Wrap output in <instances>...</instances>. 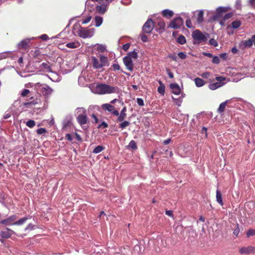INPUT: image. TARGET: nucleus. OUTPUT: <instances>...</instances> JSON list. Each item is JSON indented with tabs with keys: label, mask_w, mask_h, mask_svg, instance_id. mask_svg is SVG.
Returning <instances> with one entry per match:
<instances>
[{
	"label": "nucleus",
	"mask_w": 255,
	"mask_h": 255,
	"mask_svg": "<svg viewBox=\"0 0 255 255\" xmlns=\"http://www.w3.org/2000/svg\"><path fill=\"white\" fill-rule=\"evenodd\" d=\"M162 15L164 17H171L173 15V12L172 10L166 9L162 11Z\"/></svg>",
	"instance_id": "nucleus-33"
},
{
	"label": "nucleus",
	"mask_w": 255,
	"mask_h": 255,
	"mask_svg": "<svg viewBox=\"0 0 255 255\" xmlns=\"http://www.w3.org/2000/svg\"><path fill=\"white\" fill-rule=\"evenodd\" d=\"M203 10H201L198 12L197 17V20L198 23H201L203 21Z\"/></svg>",
	"instance_id": "nucleus-34"
},
{
	"label": "nucleus",
	"mask_w": 255,
	"mask_h": 255,
	"mask_svg": "<svg viewBox=\"0 0 255 255\" xmlns=\"http://www.w3.org/2000/svg\"><path fill=\"white\" fill-rule=\"evenodd\" d=\"M73 32L82 38L92 37L95 33L93 28H85L81 26L79 22H77L73 26Z\"/></svg>",
	"instance_id": "nucleus-2"
},
{
	"label": "nucleus",
	"mask_w": 255,
	"mask_h": 255,
	"mask_svg": "<svg viewBox=\"0 0 255 255\" xmlns=\"http://www.w3.org/2000/svg\"><path fill=\"white\" fill-rule=\"evenodd\" d=\"M169 58H171L173 60L176 61L177 60V57L176 55L174 54H170L168 56Z\"/></svg>",
	"instance_id": "nucleus-59"
},
{
	"label": "nucleus",
	"mask_w": 255,
	"mask_h": 255,
	"mask_svg": "<svg viewBox=\"0 0 255 255\" xmlns=\"http://www.w3.org/2000/svg\"><path fill=\"white\" fill-rule=\"evenodd\" d=\"M72 118L71 116H66L63 122V128H66L70 126L72 123Z\"/></svg>",
	"instance_id": "nucleus-24"
},
{
	"label": "nucleus",
	"mask_w": 255,
	"mask_h": 255,
	"mask_svg": "<svg viewBox=\"0 0 255 255\" xmlns=\"http://www.w3.org/2000/svg\"><path fill=\"white\" fill-rule=\"evenodd\" d=\"M29 94H30V91L28 89H23L21 91V95L23 97H25L26 96L29 97V96L28 95Z\"/></svg>",
	"instance_id": "nucleus-42"
},
{
	"label": "nucleus",
	"mask_w": 255,
	"mask_h": 255,
	"mask_svg": "<svg viewBox=\"0 0 255 255\" xmlns=\"http://www.w3.org/2000/svg\"><path fill=\"white\" fill-rule=\"evenodd\" d=\"M14 234V232L13 231L9 229L6 228L5 230L0 232V235L3 238H8Z\"/></svg>",
	"instance_id": "nucleus-19"
},
{
	"label": "nucleus",
	"mask_w": 255,
	"mask_h": 255,
	"mask_svg": "<svg viewBox=\"0 0 255 255\" xmlns=\"http://www.w3.org/2000/svg\"><path fill=\"white\" fill-rule=\"evenodd\" d=\"M36 132L38 134L40 135L46 133L47 131L45 128H40L37 129Z\"/></svg>",
	"instance_id": "nucleus-47"
},
{
	"label": "nucleus",
	"mask_w": 255,
	"mask_h": 255,
	"mask_svg": "<svg viewBox=\"0 0 255 255\" xmlns=\"http://www.w3.org/2000/svg\"><path fill=\"white\" fill-rule=\"evenodd\" d=\"M230 9L229 7L220 6L216 9V13L213 16L212 19L216 20L217 18L221 17L223 13Z\"/></svg>",
	"instance_id": "nucleus-9"
},
{
	"label": "nucleus",
	"mask_w": 255,
	"mask_h": 255,
	"mask_svg": "<svg viewBox=\"0 0 255 255\" xmlns=\"http://www.w3.org/2000/svg\"><path fill=\"white\" fill-rule=\"evenodd\" d=\"M186 25L188 28L192 27V23L190 19H188L186 21Z\"/></svg>",
	"instance_id": "nucleus-55"
},
{
	"label": "nucleus",
	"mask_w": 255,
	"mask_h": 255,
	"mask_svg": "<svg viewBox=\"0 0 255 255\" xmlns=\"http://www.w3.org/2000/svg\"><path fill=\"white\" fill-rule=\"evenodd\" d=\"M128 146L133 149H135L137 148L136 144L135 142L133 140H131L129 142V143L128 144Z\"/></svg>",
	"instance_id": "nucleus-44"
},
{
	"label": "nucleus",
	"mask_w": 255,
	"mask_h": 255,
	"mask_svg": "<svg viewBox=\"0 0 255 255\" xmlns=\"http://www.w3.org/2000/svg\"><path fill=\"white\" fill-rule=\"evenodd\" d=\"M92 118L94 120V123L97 124L98 122V119L95 114L92 115Z\"/></svg>",
	"instance_id": "nucleus-64"
},
{
	"label": "nucleus",
	"mask_w": 255,
	"mask_h": 255,
	"mask_svg": "<svg viewBox=\"0 0 255 255\" xmlns=\"http://www.w3.org/2000/svg\"><path fill=\"white\" fill-rule=\"evenodd\" d=\"M66 46L69 48H78L80 46V43L78 41H76L67 43Z\"/></svg>",
	"instance_id": "nucleus-26"
},
{
	"label": "nucleus",
	"mask_w": 255,
	"mask_h": 255,
	"mask_svg": "<svg viewBox=\"0 0 255 255\" xmlns=\"http://www.w3.org/2000/svg\"><path fill=\"white\" fill-rule=\"evenodd\" d=\"M233 16V13L232 12H229L226 14L223 17L224 20H226L230 18Z\"/></svg>",
	"instance_id": "nucleus-50"
},
{
	"label": "nucleus",
	"mask_w": 255,
	"mask_h": 255,
	"mask_svg": "<svg viewBox=\"0 0 255 255\" xmlns=\"http://www.w3.org/2000/svg\"><path fill=\"white\" fill-rule=\"evenodd\" d=\"M34 226L32 224H29L25 229V231H31L34 229Z\"/></svg>",
	"instance_id": "nucleus-54"
},
{
	"label": "nucleus",
	"mask_w": 255,
	"mask_h": 255,
	"mask_svg": "<svg viewBox=\"0 0 255 255\" xmlns=\"http://www.w3.org/2000/svg\"><path fill=\"white\" fill-rule=\"evenodd\" d=\"M50 80L55 82H59L61 80V77L56 72H51V74L49 76Z\"/></svg>",
	"instance_id": "nucleus-23"
},
{
	"label": "nucleus",
	"mask_w": 255,
	"mask_h": 255,
	"mask_svg": "<svg viewBox=\"0 0 255 255\" xmlns=\"http://www.w3.org/2000/svg\"><path fill=\"white\" fill-rule=\"evenodd\" d=\"M239 252L242 255L254 254L255 252V247L252 246L243 247L239 249Z\"/></svg>",
	"instance_id": "nucleus-10"
},
{
	"label": "nucleus",
	"mask_w": 255,
	"mask_h": 255,
	"mask_svg": "<svg viewBox=\"0 0 255 255\" xmlns=\"http://www.w3.org/2000/svg\"><path fill=\"white\" fill-rule=\"evenodd\" d=\"M90 48H95L99 52L103 53L107 50V46L106 45L97 43L93 44L88 47Z\"/></svg>",
	"instance_id": "nucleus-18"
},
{
	"label": "nucleus",
	"mask_w": 255,
	"mask_h": 255,
	"mask_svg": "<svg viewBox=\"0 0 255 255\" xmlns=\"http://www.w3.org/2000/svg\"><path fill=\"white\" fill-rule=\"evenodd\" d=\"M95 25L96 27H99L103 23V19L101 16H96L94 19Z\"/></svg>",
	"instance_id": "nucleus-29"
},
{
	"label": "nucleus",
	"mask_w": 255,
	"mask_h": 255,
	"mask_svg": "<svg viewBox=\"0 0 255 255\" xmlns=\"http://www.w3.org/2000/svg\"><path fill=\"white\" fill-rule=\"evenodd\" d=\"M158 83L160 85L158 87L157 91L160 94L163 95L165 93V86L161 81H159Z\"/></svg>",
	"instance_id": "nucleus-30"
},
{
	"label": "nucleus",
	"mask_w": 255,
	"mask_h": 255,
	"mask_svg": "<svg viewBox=\"0 0 255 255\" xmlns=\"http://www.w3.org/2000/svg\"><path fill=\"white\" fill-rule=\"evenodd\" d=\"M130 125V123L128 121H122V122L120 124L119 127L122 129H124L127 127L128 126Z\"/></svg>",
	"instance_id": "nucleus-41"
},
{
	"label": "nucleus",
	"mask_w": 255,
	"mask_h": 255,
	"mask_svg": "<svg viewBox=\"0 0 255 255\" xmlns=\"http://www.w3.org/2000/svg\"><path fill=\"white\" fill-rule=\"evenodd\" d=\"M35 88L37 91L40 92L45 97H48L53 92V90L46 84L37 83L35 84Z\"/></svg>",
	"instance_id": "nucleus-5"
},
{
	"label": "nucleus",
	"mask_w": 255,
	"mask_h": 255,
	"mask_svg": "<svg viewBox=\"0 0 255 255\" xmlns=\"http://www.w3.org/2000/svg\"><path fill=\"white\" fill-rule=\"evenodd\" d=\"M29 99L31 100L30 101H28L23 103V105L24 108H31L33 106L38 104L39 100L37 99H35L33 96L30 97Z\"/></svg>",
	"instance_id": "nucleus-17"
},
{
	"label": "nucleus",
	"mask_w": 255,
	"mask_h": 255,
	"mask_svg": "<svg viewBox=\"0 0 255 255\" xmlns=\"http://www.w3.org/2000/svg\"><path fill=\"white\" fill-rule=\"evenodd\" d=\"M216 80L217 81V82L210 84L209 85V88L211 90H215L217 89L222 87L225 84V82H224L225 78L223 77H216Z\"/></svg>",
	"instance_id": "nucleus-6"
},
{
	"label": "nucleus",
	"mask_w": 255,
	"mask_h": 255,
	"mask_svg": "<svg viewBox=\"0 0 255 255\" xmlns=\"http://www.w3.org/2000/svg\"><path fill=\"white\" fill-rule=\"evenodd\" d=\"M34 39H35V37H32L30 38H25L23 39L17 44V46L19 49H25L28 46L30 41L31 40H34Z\"/></svg>",
	"instance_id": "nucleus-14"
},
{
	"label": "nucleus",
	"mask_w": 255,
	"mask_h": 255,
	"mask_svg": "<svg viewBox=\"0 0 255 255\" xmlns=\"http://www.w3.org/2000/svg\"><path fill=\"white\" fill-rule=\"evenodd\" d=\"M77 120L78 123L81 126L86 125L88 122V118L86 114L84 115H78L77 117Z\"/></svg>",
	"instance_id": "nucleus-21"
},
{
	"label": "nucleus",
	"mask_w": 255,
	"mask_h": 255,
	"mask_svg": "<svg viewBox=\"0 0 255 255\" xmlns=\"http://www.w3.org/2000/svg\"><path fill=\"white\" fill-rule=\"evenodd\" d=\"M253 45L252 38L242 41L239 44L240 49L244 50L246 48L251 47Z\"/></svg>",
	"instance_id": "nucleus-13"
},
{
	"label": "nucleus",
	"mask_w": 255,
	"mask_h": 255,
	"mask_svg": "<svg viewBox=\"0 0 255 255\" xmlns=\"http://www.w3.org/2000/svg\"><path fill=\"white\" fill-rule=\"evenodd\" d=\"M99 2L100 5L96 6V11L100 14H103L107 11L109 5L100 2V1Z\"/></svg>",
	"instance_id": "nucleus-16"
},
{
	"label": "nucleus",
	"mask_w": 255,
	"mask_h": 255,
	"mask_svg": "<svg viewBox=\"0 0 255 255\" xmlns=\"http://www.w3.org/2000/svg\"><path fill=\"white\" fill-rule=\"evenodd\" d=\"M216 200L217 202L221 205L222 206L223 205L222 196L220 191L219 190H217L216 191Z\"/></svg>",
	"instance_id": "nucleus-32"
},
{
	"label": "nucleus",
	"mask_w": 255,
	"mask_h": 255,
	"mask_svg": "<svg viewBox=\"0 0 255 255\" xmlns=\"http://www.w3.org/2000/svg\"><path fill=\"white\" fill-rule=\"evenodd\" d=\"M28 217H24L15 222L14 225H21L28 220Z\"/></svg>",
	"instance_id": "nucleus-36"
},
{
	"label": "nucleus",
	"mask_w": 255,
	"mask_h": 255,
	"mask_svg": "<svg viewBox=\"0 0 255 255\" xmlns=\"http://www.w3.org/2000/svg\"><path fill=\"white\" fill-rule=\"evenodd\" d=\"M112 67L116 70H120L121 69L120 66L118 63L113 64Z\"/></svg>",
	"instance_id": "nucleus-56"
},
{
	"label": "nucleus",
	"mask_w": 255,
	"mask_h": 255,
	"mask_svg": "<svg viewBox=\"0 0 255 255\" xmlns=\"http://www.w3.org/2000/svg\"><path fill=\"white\" fill-rule=\"evenodd\" d=\"M90 88L93 93L100 95L109 94L118 92V87L102 83L93 84Z\"/></svg>",
	"instance_id": "nucleus-1"
},
{
	"label": "nucleus",
	"mask_w": 255,
	"mask_h": 255,
	"mask_svg": "<svg viewBox=\"0 0 255 255\" xmlns=\"http://www.w3.org/2000/svg\"><path fill=\"white\" fill-rule=\"evenodd\" d=\"M212 62H213V63H214L215 64H219L220 62L219 58L217 56L213 57V59H212Z\"/></svg>",
	"instance_id": "nucleus-51"
},
{
	"label": "nucleus",
	"mask_w": 255,
	"mask_h": 255,
	"mask_svg": "<svg viewBox=\"0 0 255 255\" xmlns=\"http://www.w3.org/2000/svg\"><path fill=\"white\" fill-rule=\"evenodd\" d=\"M65 137H66V139L67 140H68L69 141H71L73 139L71 135L70 134H69V133L66 134Z\"/></svg>",
	"instance_id": "nucleus-62"
},
{
	"label": "nucleus",
	"mask_w": 255,
	"mask_h": 255,
	"mask_svg": "<svg viewBox=\"0 0 255 255\" xmlns=\"http://www.w3.org/2000/svg\"><path fill=\"white\" fill-rule=\"evenodd\" d=\"M98 57L99 58L95 56L91 57L93 67L94 69H99L109 65V59L107 56L100 54Z\"/></svg>",
	"instance_id": "nucleus-3"
},
{
	"label": "nucleus",
	"mask_w": 255,
	"mask_h": 255,
	"mask_svg": "<svg viewBox=\"0 0 255 255\" xmlns=\"http://www.w3.org/2000/svg\"><path fill=\"white\" fill-rule=\"evenodd\" d=\"M102 108L105 111H108L114 116H118L119 115L118 111L115 109L114 106L110 104H103Z\"/></svg>",
	"instance_id": "nucleus-8"
},
{
	"label": "nucleus",
	"mask_w": 255,
	"mask_h": 255,
	"mask_svg": "<svg viewBox=\"0 0 255 255\" xmlns=\"http://www.w3.org/2000/svg\"><path fill=\"white\" fill-rule=\"evenodd\" d=\"M230 101V100H226V101L221 103L218 109V112L219 113H222L225 110L226 106Z\"/></svg>",
	"instance_id": "nucleus-27"
},
{
	"label": "nucleus",
	"mask_w": 255,
	"mask_h": 255,
	"mask_svg": "<svg viewBox=\"0 0 255 255\" xmlns=\"http://www.w3.org/2000/svg\"><path fill=\"white\" fill-rule=\"evenodd\" d=\"M153 28V22L151 19H148L142 26V30L146 33H150Z\"/></svg>",
	"instance_id": "nucleus-12"
},
{
	"label": "nucleus",
	"mask_w": 255,
	"mask_h": 255,
	"mask_svg": "<svg viewBox=\"0 0 255 255\" xmlns=\"http://www.w3.org/2000/svg\"><path fill=\"white\" fill-rule=\"evenodd\" d=\"M123 62L127 69L130 71L133 70V64L132 59H130L129 57L125 56L123 58Z\"/></svg>",
	"instance_id": "nucleus-15"
},
{
	"label": "nucleus",
	"mask_w": 255,
	"mask_h": 255,
	"mask_svg": "<svg viewBox=\"0 0 255 255\" xmlns=\"http://www.w3.org/2000/svg\"><path fill=\"white\" fill-rule=\"evenodd\" d=\"M17 216L13 215L9 216L6 219H3L0 221V223L5 226L14 225L15 220L17 219Z\"/></svg>",
	"instance_id": "nucleus-11"
},
{
	"label": "nucleus",
	"mask_w": 255,
	"mask_h": 255,
	"mask_svg": "<svg viewBox=\"0 0 255 255\" xmlns=\"http://www.w3.org/2000/svg\"><path fill=\"white\" fill-rule=\"evenodd\" d=\"M75 114L78 115H84L86 114V110L84 108H77L75 111Z\"/></svg>",
	"instance_id": "nucleus-31"
},
{
	"label": "nucleus",
	"mask_w": 255,
	"mask_h": 255,
	"mask_svg": "<svg viewBox=\"0 0 255 255\" xmlns=\"http://www.w3.org/2000/svg\"><path fill=\"white\" fill-rule=\"evenodd\" d=\"M39 68L41 71L44 72H51L50 66L46 63H42L39 66Z\"/></svg>",
	"instance_id": "nucleus-25"
},
{
	"label": "nucleus",
	"mask_w": 255,
	"mask_h": 255,
	"mask_svg": "<svg viewBox=\"0 0 255 255\" xmlns=\"http://www.w3.org/2000/svg\"><path fill=\"white\" fill-rule=\"evenodd\" d=\"M170 88L172 91L173 94L179 95L181 93V89L180 87L177 84L174 83L171 84L170 85Z\"/></svg>",
	"instance_id": "nucleus-20"
},
{
	"label": "nucleus",
	"mask_w": 255,
	"mask_h": 255,
	"mask_svg": "<svg viewBox=\"0 0 255 255\" xmlns=\"http://www.w3.org/2000/svg\"><path fill=\"white\" fill-rule=\"evenodd\" d=\"M126 56L129 57L130 58V59H135L137 57V53L136 51L133 50L131 52H129L128 53V55Z\"/></svg>",
	"instance_id": "nucleus-37"
},
{
	"label": "nucleus",
	"mask_w": 255,
	"mask_h": 255,
	"mask_svg": "<svg viewBox=\"0 0 255 255\" xmlns=\"http://www.w3.org/2000/svg\"><path fill=\"white\" fill-rule=\"evenodd\" d=\"M241 0H236V7L237 9L241 8Z\"/></svg>",
	"instance_id": "nucleus-52"
},
{
	"label": "nucleus",
	"mask_w": 255,
	"mask_h": 255,
	"mask_svg": "<svg viewBox=\"0 0 255 255\" xmlns=\"http://www.w3.org/2000/svg\"><path fill=\"white\" fill-rule=\"evenodd\" d=\"M192 37L194 40V44H204L210 37V35L207 33H204L199 30L196 29L192 32Z\"/></svg>",
	"instance_id": "nucleus-4"
},
{
	"label": "nucleus",
	"mask_w": 255,
	"mask_h": 255,
	"mask_svg": "<svg viewBox=\"0 0 255 255\" xmlns=\"http://www.w3.org/2000/svg\"><path fill=\"white\" fill-rule=\"evenodd\" d=\"M129 47H130V44L129 43H126V44L123 45V49L125 51H127L129 49Z\"/></svg>",
	"instance_id": "nucleus-60"
},
{
	"label": "nucleus",
	"mask_w": 255,
	"mask_h": 255,
	"mask_svg": "<svg viewBox=\"0 0 255 255\" xmlns=\"http://www.w3.org/2000/svg\"><path fill=\"white\" fill-rule=\"evenodd\" d=\"M126 112L127 107L125 106L121 111L120 113H119V116H118V122H122L124 120V119L126 118L127 116Z\"/></svg>",
	"instance_id": "nucleus-22"
},
{
	"label": "nucleus",
	"mask_w": 255,
	"mask_h": 255,
	"mask_svg": "<svg viewBox=\"0 0 255 255\" xmlns=\"http://www.w3.org/2000/svg\"><path fill=\"white\" fill-rule=\"evenodd\" d=\"M136 102H137V104L139 106H144V101H143V99L141 98H137Z\"/></svg>",
	"instance_id": "nucleus-48"
},
{
	"label": "nucleus",
	"mask_w": 255,
	"mask_h": 255,
	"mask_svg": "<svg viewBox=\"0 0 255 255\" xmlns=\"http://www.w3.org/2000/svg\"><path fill=\"white\" fill-rule=\"evenodd\" d=\"M177 42L180 44H184L186 42V40L183 35H181L178 37Z\"/></svg>",
	"instance_id": "nucleus-38"
},
{
	"label": "nucleus",
	"mask_w": 255,
	"mask_h": 255,
	"mask_svg": "<svg viewBox=\"0 0 255 255\" xmlns=\"http://www.w3.org/2000/svg\"><path fill=\"white\" fill-rule=\"evenodd\" d=\"M178 55L179 57V58H181V59H185L187 57L186 54L183 52H179L178 53Z\"/></svg>",
	"instance_id": "nucleus-49"
},
{
	"label": "nucleus",
	"mask_w": 255,
	"mask_h": 255,
	"mask_svg": "<svg viewBox=\"0 0 255 255\" xmlns=\"http://www.w3.org/2000/svg\"><path fill=\"white\" fill-rule=\"evenodd\" d=\"M240 233V229L239 228L238 225L237 226L236 228L234 230L233 234L236 236H238Z\"/></svg>",
	"instance_id": "nucleus-53"
},
{
	"label": "nucleus",
	"mask_w": 255,
	"mask_h": 255,
	"mask_svg": "<svg viewBox=\"0 0 255 255\" xmlns=\"http://www.w3.org/2000/svg\"><path fill=\"white\" fill-rule=\"evenodd\" d=\"M209 43L214 47H217L218 45L217 41L214 38L210 39L209 41Z\"/></svg>",
	"instance_id": "nucleus-45"
},
{
	"label": "nucleus",
	"mask_w": 255,
	"mask_h": 255,
	"mask_svg": "<svg viewBox=\"0 0 255 255\" xmlns=\"http://www.w3.org/2000/svg\"><path fill=\"white\" fill-rule=\"evenodd\" d=\"M12 54V51H5L0 53V59L6 58L10 56Z\"/></svg>",
	"instance_id": "nucleus-35"
},
{
	"label": "nucleus",
	"mask_w": 255,
	"mask_h": 255,
	"mask_svg": "<svg viewBox=\"0 0 255 255\" xmlns=\"http://www.w3.org/2000/svg\"><path fill=\"white\" fill-rule=\"evenodd\" d=\"M201 132L203 134H205L206 137H207V128H206L205 127H203L202 130H201Z\"/></svg>",
	"instance_id": "nucleus-61"
},
{
	"label": "nucleus",
	"mask_w": 255,
	"mask_h": 255,
	"mask_svg": "<svg viewBox=\"0 0 255 255\" xmlns=\"http://www.w3.org/2000/svg\"><path fill=\"white\" fill-rule=\"evenodd\" d=\"M104 149V147L102 145L96 146L93 150V152L95 154L99 153Z\"/></svg>",
	"instance_id": "nucleus-39"
},
{
	"label": "nucleus",
	"mask_w": 255,
	"mask_h": 255,
	"mask_svg": "<svg viewBox=\"0 0 255 255\" xmlns=\"http://www.w3.org/2000/svg\"><path fill=\"white\" fill-rule=\"evenodd\" d=\"M39 38L43 40H46L48 39V36L47 34H44L39 36Z\"/></svg>",
	"instance_id": "nucleus-58"
},
{
	"label": "nucleus",
	"mask_w": 255,
	"mask_h": 255,
	"mask_svg": "<svg viewBox=\"0 0 255 255\" xmlns=\"http://www.w3.org/2000/svg\"><path fill=\"white\" fill-rule=\"evenodd\" d=\"M241 25V22L239 20H235L232 22V26L233 28L236 29L239 28Z\"/></svg>",
	"instance_id": "nucleus-40"
},
{
	"label": "nucleus",
	"mask_w": 255,
	"mask_h": 255,
	"mask_svg": "<svg viewBox=\"0 0 255 255\" xmlns=\"http://www.w3.org/2000/svg\"><path fill=\"white\" fill-rule=\"evenodd\" d=\"M183 24V20L180 17L173 19L170 23L169 26L174 29L180 28Z\"/></svg>",
	"instance_id": "nucleus-7"
},
{
	"label": "nucleus",
	"mask_w": 255,
	"mask_h": 255,
	"mask_svg": "<svg viewBox=\"0 0 255 255\" xmlns=\"http://www.w3.org/2000/svg\"><path fill=\"white\" fill-rule=\"evenodd\" d=\"M194 81L195 85L197 87H202L205 84L204 81L202 79L200 78H196L194 79Z\"/></svg>",
	"instance_id": "nucleus-28"
},
{
	"label": "nucleus",
	"mask_w": 255,
	"mask_h": 255,
	"mask_svg": "<svg viewBox=\"0 0 255 255\" xmlns=\"http://www.w3.org/2000/svg\"><path fill=\"white\" fill-rule=\"evenodd\" d=\"M26 125L30 128H32L35 126V122L33 120H29L26 123Z\"/></svg>",
	"instance_id": "nucleus-43"
},
{
	"label": "nucleus",
	"mask_w": 255,
	"mask_h": 255,
	"mask_svg": "<svg viewBox=\"0 0 255 255\" xmlns=\"http://www.w3.org/2000/svg\"><path fill=\"white\" fill-rule=\"evenodd\" d=\"M91 18L92 17L91 16L87 17L85 20L82 21V23L84 24L88 23L91 20Z\"/></svg>",
	"instance_id": "nucleus-57"
},
{
	"label": "nucleus",
	"mask_w": 255,
	"mask_h": 255,
	"mask_svg": "<svg viewBox=\"0 0 255 255\" xmlns=\"http://www.w3.org/2000/svg\"><path fill=\"white\" fill-rule=\"evenodd\" d=\"M249 4L253 7L255 6V0H249Z\"/></svg>",
	"instance_id": "nucleus-63"
},
{
	"label": "nucleus",
	"mask_w": 255,
	"mask_h": 255,
	"mask_svg": "<svg viewBox=\"0 0 255 255\" xmlns=\"http://www.w3.org/2000/svg\"><path fill=\"white\" fill-rule=\"evenodd\" d=\"M255 235V229H250L247 233V236L250 237Z\"/></svg>",
	"instance_id": "nucleus-46"
}]
</instances>
